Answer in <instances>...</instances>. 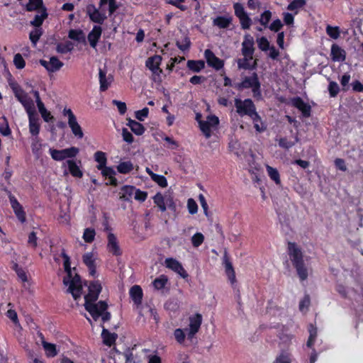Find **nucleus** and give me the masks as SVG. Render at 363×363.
<instances>
[{"instance_id": "nucleus-1", "label": "nucleus", "mask_w": 363, "mask_h": 363, "mask_svg": "<svg viewBox=\"0 0 363 363\" xmlns=\"http://www.w3.org/2000/svg\"><path fill=\"white\" fill-rule=\"evenodd\" d=\"M62 257L64 269L67 273L63 279V284L67 288V291L72 294L76 301H78L82 295L84 296V308L94 320H97L100 317L103 323L109 320L111 313L107 311L106 302L104 301L96 302L102 289L101 283L99 281H94L89 284L86 282L83 284L79 276L73 274L69 256L62 252Z\"/></svg>"}, {"instance_id": "nucleus-2", "label": "nucleus", "mask_w": 363, "mask_h": 363, "mask_svg": "<svg viewBox=\"0 0 363 363\" xmlns=\"http://www.w3.org/2000/svg\"><path fill=\"white\" fill-rule=\"evenodd\" d=\"M289 255L300 280H306L312 271L310 257L304 256L300 248L291 242L289 244Z\"/></svg>"}, {"instance_id": "nucleus-3", "label": "nucleus", "mask_w": 363, "mask_h": 363, "mask_svg": "<svg viewBox=\"0 0 363 363\" xmlns=\"http://www.w3.org/2000/svg\"><path fill=\"white\" fill-rule=\"evenodd\" d=\"M260 86L258 76L255 72H253L250 76L244 77L241 82L235 84V87L238 90L251 89L254 97L261 96Z\"/></svg>"}, {"instance_id": "nucleus-4", "label": "nucleus", "mask_w": 363, "mask_h": 363, "mask_svg": "<svg viewBox=\"0 0 363 363\" xmlns=\"http://www.w3.org/2000/svg\"><path fill=\"white\" fill-rule=\"evenodd\" d=\"M162 58L160 55H155L148 57L145 66L152 73V79L157 83L162 82V69L160 68Z\"/></svg>"}, {"instance_id": "nucleus-5", "label": "nucleus", "mask_w": 363, "mask_h": 363, "mask_svg": "<svg viewBox=\"0 0 363 363\" xmlns=\"http://www.w3.org/2000/svg\"><path fill=\"white\" fill-rule=\"evenodd\" d=\"M79 152V149L76 147H70L62 150H57L54 148L49 149V153L52 159L57 162L74 158Z\"/></svg>"}, {"instance_id": "nucleus-6", "label": "nucleus", "mask_w": 363, "mask_h": 363, "mask_svg": "<svg viewBox=\"0 0 363 363\" xmlns=\"http://www.w3.org/2000/svg\"><path fill=\"white\" fill-rule=\"evenodd\" d=\"M82 167V161L80 160H75L74 158L66 160L62 165L64 175L70 174L72 177L76 178H82L83 177Z\"/></svg>"}, {"instance_id": "nucleus-7", "label": "nucleus", "mask_w": 363, "mask_h": 363, "mask_svg": "<svg viewBox=\"0 0 363 363\" xmlns=\"http://www.w3.org/2000/svg\"><path fill=\"white\" fill-rule=\"evenodd\" d=\"M62 114L67 118V123L73 135L79 139L82 138L84 133L72 111L70 108H65Z\"/></svg>"}, {"instance_id": "nucleus-8", "label": "nucleus", "mask_w": 363, "mask_h": 363, "mask_svg": "<svg viewBox=\"0 0 363 363\" xmlns=\"http://www.w3.org/2000/svg\"><path fill=\"white\" fill-rule=\"evenodd\" d=\"M235 106L237 113L240 116H248L250 117L257 112L255 104L251 99L241 100L240 99H235Z\"/></svg>"}, {"instance_id": "nucleus-9", "label": "nucleus", "mask_w": 363, "mask_h": 363, "mask_svg": "<svg viewBox=\"0 0 363 363\" xmlns=\"http://www.w3.org/2000/svg\"><path fill=\"white\" fill-rule=\"evenodd\" d=\"M154 203L162 212H164L167 208L175 211L176 206L171 195H163L161 193H157L153 197Z\"/></svg>"}, {"instance_id": "nucleus-10", "label": "nucleus", "mask_w": 363, "mask_h": 363, "mask_svg": "<svg viewBox=\"0 0 363 363\" xmlns=\"http://www.w3.org/2000/svg\"><path fill=\"white\" fill-rule=\"evenodd\" d=\"M15 96L25 108L28 115L35 113L33 99L21 88H13Z\"/></svg>"}, {"instance_id": "nucleus-11", "label": "nucleus", "mask_w": 363, "mask_h": 363, "mask_svg": "<svg viewBox=\"0 0 363 363\" xmlns=\"http://www.w3.org/2000/svg\"><path fill=\"white\" fill-rule=\"evenodd\" d=\"M219 123V119L214 115H210L206 121H200L199 126L201 130L208 138L211 135V129L216 128Z\"/></svg>"}, {"instance_id": "nucleus-12", "label": "nucleus", "mask_w": 363, "mask_h": 363, "mask_svg": "<svg viewBox=\"0 0 363 363\" xmlns=\"http://www.w3.org/2000/svg\"><path fill=\"white\" fill-rule=\"evenodd\" d=\"M202 323V316L201 314L196 313L189 318V328L186 329L187 338L191 340L195 334H196L201 327Z\"/></svg>"}, {"instance_id": "nucleus-13", "label": "nucleus", "mask_w": 363, "mask_h": 363, "mask_svg": "<svg viewBox=\"0 0 363 363\" xmlns=\"http://www.w3.org/2000/svg\"><path fill=\"white\" fill-rule=\"evenodd\" d=\"M107 250L109 253L114 256H120L122 254L121 249L120 247L119 242L116 236L112 233H108L107 236Z\"/></svg>"}, {"instance_id": "nucleus-14", "label": "nucleus", "mask_w": 363, "mask_h": 363, "mask_svg": "<svg viewBox=\"0 0 363 363\" xmlns=\"http://www.w3.org/2000/svg\"><path fill=\"white\" fill-rule=\"evenodd\" d=\"M164 264L166 267L172 269L177 274H178L181 277L186 279L188 277V274L182 265V264L174 258H167L164 261Z\"/></svg>"}, {"instance_id": "nucleus-15", "label": "nucleus", "mask_w": 363, "mask_h": 363, "mask_svg": "<svg viewBox=\"0 0 363 363\" xmlns=\"http://www.w3.org/2000/svg\"><path fill=\"white\" fill-rule=\"evenodd\" d=\"M349 280L338 279L336 284V291L344 298H351L354 295V291L348 287Z\"/></svg>"}, {"instance_id": "nucleus-16", "label": "nucleus", "mask_w": 363, "mask_h": 363, "mask_svg": "<svg viewBox=\"0 0 363 363\" xmlns=\"http://www.w3.org/2000/svg\"><path fill=\"white\" fill-rule=\"evenodd\" d=\"M40 64L49 72H57L64 65L63 62L56 57H51L49 60H40Z\"/></svg>"}, {"instance_id": "nucleus-17", "label": "nucleus", "mask_w": 363, "mask_h": 363, "mask_svg": "<svg viewBox=\"0 0 363 363\" xmlns=\"http://www.w3.org/2000/svg\"><path fill=\"white\" fill-rule=\"evenodd\" d=\"M241 51L243 56L252 57L255 51L254 38L250 34L245 35Z\"/></svg>"}, {"instance_id": "nucleus-18", "label": "nucleus", "mask_w": 363, "mask_h": 363, "mask_svg": "<svg viewBox=\"0 0 363 363\" xmlns=\"http://www.w3.org/2000/svg\"><path fill=\"white\" fill-rule=\"evenodd\" d=\"M204 57L208 66L214 68L216 70H219L223 67V60L217 57L211 50L207 49L205 50Z\"/></svg>"}, {"instance_id": "nucleus-19", "label": "nucleus", "mask_w": 363, "mask_h": 363, "mask_svg": "<svg viewBox=\"0 0 363 363\" xmlns=\"http://www.w3.org/2000/svg\"><path fill=\"white\" fill-rule=\"evenodd\" d=\"M86 13L90 19L94 23L101 24L106 18V14L99 11V9H97L93 4H89L87 6Z\"/></svg>"}, {"instance_id": "nucleus-20", "label": "nucleus", "mask_w": 363, "mask_h": 363, "mask_svg": "<svg viewBox=\"0 0 363 363\" xmlns=\"http://www.w3.org/2000/svg\"><path fill=\"white\" fill-rule=\"evenodd\" d=\"M9 201L11 203V208L17 217V218L21 222L26 221V213L23 211L22 206L18 201V200L12 195L9 196Z\"/></svg>"}, {"instance_id": "nucleus-21", "label": "nucleus", "mask_w": 363, "mask_h": 363, "mask_svg": "<svg viewBox=\"0 0 363 363\" xmlns=\"http://www.w3.org/2000/svg\"><path fill=\"white\" fill-rule=\"evenodd\" d=\"M99 78L100 83V91H104L108 89L113 82V77L111 74H107V72L104 69H99Z\"/></svg>"}, {"instance_id": "nucleus-22", "label": "nucleus", "mask_w": 363, "mask_h": 363, "mask_svg": "<svg viewBox=\"0 0 363 363\" xmlns=\"http://www.w3.org/2000/svg\"><path fill=\"white\" fill-rule=\"evenodd\" d=\"M294 106L301 111L304 117H308L311 113V106L304 102L300 97L294 98L291 100Z\"/></svg>"}, {"instance_id": "nucleus-23", "label": "nucleus", "mask_w": 363, "mask_h": 363, "mask_svg": "<svg viewBox=\"0 0 363 363\" xmlns=\"http://www.w3.org/2000/svg\"><path fill=\"white\" fill-rule=\"evenodd\" d=\"M102 33V28L99 26H94L92 30L88 35V41L90 45L95 48L97 45L98 41L101 38Z\"/></svg>"}, {"instance_id": "nucleus-24", "label": "nucleus", "mask_w": 363, "mask_h": 363, "mask_svg": "<svg viewBox=\"0 0 363 363\" xmlns=\"http://www.w3.org/2000/svg\"><path fill=\"white\" fill-rule=\"evenodd\" d=\"M96 256L93 252H87L83 256V262L88 267L89 274L94 277L96 274L95 268Z\"/></svg>"}, {"instance_id": "nucleus-25", "label": "nucleus", "mask_w": 363, "mask_h": 363, "mask_svg": "<svg viewBox=\"0 0 363 363\" xmlns=\"http://www.w3.org/2000/svg\"><path fill=\"white\" fill-rule=\"evenodd\" d=\"M330 55L333 61L343 62L346 57V52L339 45L333 44L331 46Z\"/></svg>"}, {"instance_id": "nucleus-26", "label": "nucleus", "mask_w": 363, "mask_h": 363, "mask_svg": "<svg viewBox=\"0 0 363 363\" xmlns=\"http://www.w3.org/2000/svg\"><path fill=\"white\" fill-rule=\"evenodd\" d=\"M130 296L138 308L142 303L143 290L138 285L132 286L130 289Z\"/></svg>"}, {"instance_id": "nucleus-27", "label": "nucleus", "mask_w": 363, "mask_h": 363, "mask_svg": "<svg viewBox=\"0 0 363 363\" xmlns=\"http://www.w3.org/2000/svg\"><path fill=\"white\" fill-rule=\"evenodd\" d=\"M29 121V132L33 136H37L40 132V124L38 123V118L35 113L28 115Z\"/></svg>"}, {"instance_id": "nucleus-28", "label": "nucleus", "mask_w": 363, "mask_h": 363, "mask_svg": "<svg viewBox=\"0 0 363 363\" xmlns=\"http://www.w3.org/2000/svg\"><path fill=\"white\" fill-rule=\"evenodd\" d=\"M223 262H224V264H225L226 275H227L230 284L232 285H234L236 283L235 271L233 269L231 262L229 261L226 255L223 257Z\"/></svg>"}, {"instance_id": "nucleus-29", "label": "nucleus", "mask_w": 363, "mask_h": 363, "mask_svg": "<svg viewBox=\"0 0 363 363\" xmlns=\"http://www.w3.org/2000/svg\"><path fill=\"white\" fill-rule=\"evenodd\" d=\"M233 18L230 15L218 16L213 19V24L219 28H227L231 24Z\"/></svg>"}, {"instance_id": "nucleus-30", "label": "nucleus", "mask_w": 363, "mask_h": 363, "mask_svg": "<svg viewBox=\"0 0 363 363\" xmlns=\"http://www.w3.org/2000/svg\"><path fill=\"white\" fill-rule=\"evenodd\" d=\"M42 346L47 357H54L58 354V350L55 344L48 342L43 340Z\"/></svg>"}, {"instance_id": "nucleus-31", "label": "nucleus", "mask_w": 363, "mask_h": 363, "mask_svg": "<svg viewBox=\"0 0 363 363\" xmlns=\"http://www.w3.org/2000/svg\"><path fill=\"white\" fill-rule=\"evenodd\" d=\"M127 125L137 135H143L145 130L144 126L141 123L130 118L128 119Z\"/></svg>"}, {"instance_id": "nucleus-32", "label": "nucleus", "mask_w": 363, "mask_h": 363, "mask_svg": "<svg viewBox=\"0 0 363 363\" xmlns=\"http://www.w3.org/2000/svg\"><path fill=\"white\" fill-rule=\"evenodd\" d=\"M292 354L287 350H281L273 363H292Z\"/></svg>"}, {"instance_id": "nucleus-33", "label": "nucleus", "mask_w": 363, "mask_h": 363, "mask_svg": "<svg viewBox=\"0 0 363 363\" xmlns=\"http://www.w3.org/2000/svg\"><path fill=\"white\" fill-rule=\"evenodd\" d=\"M101 336L104 343L108 346H111L116 341L117 335L111 333L108 330L103 328Z\"/></svg>"}, {"instance_id": "nucleus-34", "label": "nucleus", "mask_w": 363, "mask_h": 363, "mask_svg": "<svg viewBox=\"0 0 363 363\" xmlns=\"http://www.w3.org/2000/svg\"><path fill=\"white\" fill-rule=\"evenodd\" d=\"M136 188L133 186L125 185L121 188V198L129 201L133 199Z\"/></svg>"}, {"instance_id": "nucleus-35", "label": "nucleus", "mask_w": 363, "mask_h": 363, "mask_svg": "<svg viewBox=\"0 0 363 363\" xmlns=\"http://www.w3.org/2000/svg\"><path fill=\"white\" fill-rule=\"evenodd\" d=\"M187 67L194 72H199L204 69L205 62L203 60H188Z\"/></svg>"}, {"instance_id": "nucleus-36", "label": "nucleus", "mask_w": 363, "mask_h": 363, "mask_svg": "<svg viewBox=\"0 0 363 363\" xmlns=\"http://www.w3.org/2000/svg\"><path fill=\"white\" fill-rule=\"evenodd\" d=\"M250 118L252 120L253 123H254V127L257 132L261 133V132H263L264 130H265L266 125L264 124L260 116H259V114L257 112L255 113Z\"/></svg>"}, {"instance_id": "nucleus-37", "label": "nucleus", "mask_w": 363, "mask_h": 363, "mask_svg": "<svg viewBox=\"0 0 363 363\" xmlns=\"http://www.w3.org/2000/svg\"><path fill=\"white\" fill-rule=\"evenodd\" d=\"M94 160L98 163L97 169H102L107 163L106 154L102 151H97L94 153Z\"/></svg>"}, {"instance_id": "nucleus-38", "label": "nucleus", "mask_w": 363, "mask_h": 363, "mask_svg": "<svg viewBox=\"0 0 363 363\" xmlns=\"http://www.w3.org/2000/svg\"><path fill=\"white\" fill-rule=\"evenodd\" d=\"M266 169L267 174L269 178L275 182L276 184L279 185L281 184L280 175L278 170L268 164L266 165Z\"/></svg>"}, {"instance_id": "nucleus-39", "label": "nucleus", "mask_w": 363, "mask_h": 363, "mask_svg": "<svg viewBox=\"0 0 363 363\" xmlns=\"http://www.w3.org/2000/svg\"><path fill=\"white\" fill-rule=\"evenodd\" d=\"M133 169V164L130 161L122 162L117 166V170L121 174H128Z\"/></svg>"}, {"instance_id": "nucleus-40", "label": "nucleus", "mask_w": 363, "mask_h": 363, "mask_svg": "<svg viewBox=\"0 0 363 363\" xmlns=\"http://www.w3.org/2000/svg\"><path fill=\"white\" fill-rule=\"evenodd\" d=\"M47 15L45 9H43L40 13L35 16L34 19L30 22L31 25L39 27L47 17Z\"/></svg>"}, {"instance_id": "nucleus-41", "label": "nucleus", "mask_w": 363, "mask_h": 363, "mask_svg": "<svg viewBox=\"0 0 363 363\" xmlns=\"http://www.w3.org/2000/svg\"><path fill=\"white\" fill-rule=\"evenodd\" d=\"M306 4L305 0H294L291 1L287 9L289 11H294L295 14L298 13V11Z\"/></svg>"}, {"instance_id": "nucleus-42", "label": "nucleus", "mask_w": 363, "mask_h": 363, "mask_svg": "<svg viewBox=\"0 0 363 363\" xmlns=\"http://www.w3.org/2000/svg\"><path fill=\"white\" fill-rule=\"evenodd\" d=\"M96 235L95 230L91 228H86L83 233V240L88 243L94 241Z\"/></svg>"}, {"instance_id": "nucleus-43", "label": "nucleus", "mask_w": 363, "mask_h": 363, "mask_svg": "<svg viewBox=\"0 0 363 363\" xmlns=\"http://www.w3.org/2000/svg\"><path fill=\"white\" fill-rule=\"evenodd\" d=\"M69 38L78 42H81L84 40L85 35L82 30H71L69 32Z\"/></svg>"}, {"instance_id": "nucleus-44", "label": "nucleus", "mask_w": 363, "mask_h": 363, "mask_svg": "<svg viewBox=\"0 0 363 363\" xmlns=\"http://www.w3.org/2000/svg\"><path fill=\"white\" fill-rule=\"evenodd\" d=\"M168 281V279L165 275H161L158 278L155 279L153 281L154 287L159 290L163 289Z\"/></svg>"}, {"instance_id": "nucleus-45", "label": "nucleus", "mask_w": 363, "mask_h": 363, "mask_svg": "<svg viewBox=\"0 0 363 363\" xmlns=\"http://www.w3.org/2000/svg\"><path fill=\"white\" fill-rule=\"evenodd\" d=\"M309 337L307 341L306 345L308 347H311L315 342L317 336V330L313 325H311L308 328Z\"/></svg>"}, {"instance_id": "nucleus-46", "label": "nucleus", "mask_w": 363, "mask_h": 363, "mask_svg": "<svg viewBox=\"0 0 363 363\" xmlns=\"http://www.w3.org/2000/svg\"><path fill=\"white\" fill-rule=\"evenodd\" d=\"M43 6V0H29L26 4V10L28 11H35Z\"/></svg>"}, {"instance_id": "nucleus-47", "label": "nucleus", "mask_w": 363, "mask_h": 363, "mask_svg": "<svg viewBox=\"0 0 363 363\" xmlns=\"http://www.w3.org/2000/svg\"><path fill=\"white\" fill-rule=\"evenodd\" d=\"M38 108L42 118L45 122H49L51 119H52V116H51L50 111L46 109L44 104L38 106Z\"/></svg>"}, {"instance_id": "nucleus-48", "label": "nucleus", "mask_w": 363, "mask_h": 363, "mask_svg": "<svg viewBox=\"0 0 363 363\" xmlns=\"http://www.w3.org/2000/svg\"><path fill=\"white\" fill-rule=\"evenodd\" d=\"M151 179L157 183L160 187L165 188L167 186V181L165 177L160 174H153Z\"/></svg>"}, {"instance_id": "nucleus-49", "label": "nucleus", "mask_w": 363, "mask_h": 363, "mask_svg": "<svg viewBox=\"0 0 363 363\" xmlns=\"http://www.w3.org/2000/svg\"><path fill=\"white\" fill-rule=\"evenodd\" d=\"M106 4H108L109 13H113L118 8L116 4V0H100L99 6L101 8H102Z\"/></svg>"}, {"instance_id": "nucleus-50", "label": "nucleus", "mask_w": 363, "mask_h": 363, "mask_svg": "<svg viewBox=\"0 0 363 363\" xmlns=\"http://www.w3.org/2000/svg\"><path fill=\"white\" fill-rule=\"evenodd\" d=\"M191 243L194 247H199L204 241V236L201 233H196L191 237Z\"/></svg>"}, {"instance_id": "nucleus-51", "label": "nucleus", "mask_w": 363, "mask_h": 363, "mask_svg": "<svg viewBox=\"0 0 363 363\" xmlns=\"http://www.w3.org/2000/svg\"><path fill=\"white\" fill-rule=\"evenodd\" d=\"M326 33L333 39H337L340 35V29L337 26H328L326 27Z\"/></svg>"}, {"instance_id": "nucleus-52", "label": "nucleus", "mask_w": 363, "mask_h": 363, "mask_svg": "<svg viewBox=\"0 0 363 363\" xmlns=\"http://www.w3.org/2000/svg\"><path fill=\"white\" fill-rule=\"evenodd\" d=\"M13 269L15 270L18 277L22 282L28 281V277L26 272L22 268L19 267L17 264L13 265Z\"/></svg>"}, {"instance_id": "nucleus-53", "label": "nucleus", "mask_w": 363, "mask_h": 363, "mask_svg": "<svg viewBox=\"0 0 363 363\" xmlns=\"http://www.w3.org/2000/svg\"><path fill=\"white\" fill-rule=\"evenodd\" d=\"M252 60V57H247L245 56H243V58L239 59L238 60V66L240 69H250L251 65L250 61Z\"/></svg>"}, {"instance_id": "nucleus-54", "label": "nucleus", "mask_w": 363, "mask_h": 363, "mask_svg": "<svg viewBox=\"0 0 363 363\" xmlns=\"http://www.w3.org/2000/svg\"><path fill=\"white\" fill-rule=\"evenodd\" d=\"M41 143H40L38 138L37 137H35L32 140L31 143V149L32 152L34 155H35L37 157H39L40 152L41 150Z\"/></svg>"}, {"instance_id": "nucleus-55", "label": "nucleus", "mask_w": 363, "mask_h": 363, "mask_svg": "<svg viewBox=\"0 0 363 363\" xmlns=\"http://www.w3.org/2000/svg\"><path fill=\"white\" fill-rule=\"evenodd\" d=\"M13 64L18 69H21L25 67L26 62L21 54L17 53L14 55Z\"/></svg>"}, {"instance_id": "nucleus-56", "label": "nucleus", "mask_w": 363, "mask_h": 363, "mask_svg": "<svg viewBox=\"0 0 363 363\" xmlns=\"http://www.w3.org/2000/svg\"><path fill=\"white\" fill-rule=\"evenodd\" d=\"M257 43L259 48L262 51H267L269 49V42L265 37L258 38Z\"/></svg>"}, {"instance_id": "nucleus-57", "label": "nucleus", "mask_w": 363, "mask_h": 363, "mask_svg": "<svg viewBox=\"0 0 363 363\" xmlns=\"http://www.w3.org/2000/svg\"><path fill=\"white\" fill-rule=\"evenodd\" d=\"M174 336L177 342L181 345L184 343L185 341V333L182 329L177 328L174 331Z\"/></svg>"}, {"instance_id": "nucleus-58", "label": "nucleus", "mask_w": 363, "mask_h": 363, "mask_svg": "<svg viewBox=\"0 0 363 363\" xmlns=\"http://www.w3.org/2000/svg\"><path fill=\"white\" fill-rule=\"evenodd\" d=\"M238 18L240 20L241 27L243 29H248L250 27L251 23H252V20L248 16L247 13L238 17Z\"/></svg>"}, {"instance_id": "nucleus-59", "label": "nucleus", "mask_w": 363, "mask_h": 363, "mask_svg": "<svg viewBox=\"0 0 363 363\" xmlns=\"http://www.w3.org/2000/svg\"><path fill=\"white\" fill-rule=\"evenodd\" d=\"M279 145L284 149H289L295 145V142L289 140L286 138H281L277 140Z\"/></svg>"}, {"instance_id": "nucleus-60", "label": "nucleus", "mask_w": 363, "mask_h": 363, "mask_svg": "<svg viewBox=\"0 0 363 363\" xmlns=\"http://www.w3.org/2000/svg\"><path fill=\"white\" fill-rule=\"evenodd\" d=\"M177 45L180 50L185 51L188 50L190 46V40L189 38L185 37L182 40H177Z\"/></svg>"}, {"instance_id": "nucleus-61", "label": "nucleus", "mask_w": 363, "mask_h": 363, "mask_svg": "<svg viewBox=\"0 0 363 363\" xmlns=\"http://www.w3.org/2000/svg\"><path fill=\"white\" fill-rule=\"evenodd\" d=\"M272 18V13L270 11H264L259 18V22L262 25L267 26Z\"/></svg>"}, {"instance_id": "nucleus-62", "label": "nucleus", "mask_w": 363, "mask_h": 363, "mask_svg": "<svg viewBox=\"0 0 363 363\" xmlns=\"http://www.w3.org/2000/svg\"><path fill=\"white\" fill-rule=\"evenodd\" d=\"M99 170H100L101 174L106 178L113 177V176L116 175V172L113 168L107 167L106 165L102 167V169H99Z\"/></svg>"}, {"instance_id": "nucleus-63", "label": "nucleus", "mask_w": 363, "mask_h": 363, "mask_svg": "<svg viewBox=\"0 0 363 363\" xmlns=\"http://www.w3.org/2000/svg\"><path fill=\"white\" fill-rule=\"evenodd\" d=\"M148 113L149 109L147 108H143L141 110L135 111V116L138 121H143L148 116Z\"/></svg>"}, {"instance_id": "nucleus-64", "label": "nucleus", "mask_w": 363, "mask_h": 363, "mask_svg": "<svg viewBox=\"0 0 363 363\" xmlns=\"http://www.w3.org/2000/svg\"><path fill=\"white\" fill-rule=\"evenodd\" d=\"M187 208L190 214H195L198 211V206L193 199H189L187 201Z\"/></svg>"}]
</instances>
